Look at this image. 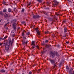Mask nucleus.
Returning a JSON list of instances; mask_svg holds the SVG:
<instances>
[{
	"label": "nucleus",
	"instance_id": "f257e3e1",
	"mask_svg": "<svg viewBox=\"0 0 74 74\" xmlns=\"http://www.w3.org/2000/svg\"><path fill=\"white\" fill-rule=\"evenodd\" d=\"M13 24H12L13 28L14 30H16V29H17L16 26H17V24H16V19L13 20L12 21Z\"/></svg>",
	"mask_w": 74,
	"mask_h": 74
},
{
	"label": "nucleus",
	"instance_id": "f03ea898",
	"mask_svg": "<svg viewBox=\"0 0 74 74\" xmlns=\"http://www.w3.org/2000/svg\"><path fill=\"white\" fill-rule=\"evenodd\" d=\"M10 48V43H6L5 47V49L6 51H8L9 50Z\"/></svg>",
	"mask_w": 74,
	"mask_h": 74
},
{
	"label": "nucleus",
	"instance_id": "7ed1b4c3",
	"mask_svg": "<svg viewBox=\"0 0 74 74\" xmlns=\"http://www.w3.org/2000/svg\"><path fill=\"white\" fill-rule=\"evenodd\" d=\"M31 45L32 46V49H34V48H35V46L36 45V43H35V42L34 41H32Z\"/></svg>",
	"mask_w": 74,
	"mask_h": 74
},
{
	"label": "nucleus",
	"instance_id": "20e7f679",
	"mask_svg": "<svg viewBox=\"0 0 74 74\" xmlns=\"http://www.w3.org/2000/svg\"><path fill=\"white\" fill-rule=\"evenodd\" d=\"M53 2H54V4L53 5V6L56 7L58 5L59 3L56 0H53Z\"/></svg>",
	"mask_w": 74,
	"mask_h": 74
},
{
	"label": "nucleus",
	"instance_id": "39448f33",
	"mask_svg": "<svg viewBox=\"0 0 74 74\" xmlns=\"http://www.w3.org/2000/svg\"><path fill=\"white\" fill-rule=\"evenodd\" d=\"M26 40V39H23V41H22V44L23 45H25V44H27V41H25Z\"/></svg>",
	"mask_w": 74,
	"mask_h": 74
},
{
	"label": "nucleus",
	"instance_id": "423d86ee",
	"mask_svg": "<svg viewBox=\"0 0 74 74\" xmlns=\"http://www.w3.org/2000/svg\"><path fill=\"white\" fill-rule=\"evenodd\" d=\"M50 57L52 58H54L55 57V54L53 52L51 53Z\"/></svg>",
	"mask_w": 74,
	"mask_h": 74
},
{
	"label": "nucleus",
	"instance_id": "0eeeda50",
	"mask_svg": "<svg viewBox=\"0 0 74 74\" xmlns=\"http://www.w3.org/2000/svg\"><path fill=\"white\" fill-rule=\"evenodd\" d=\"M49 61H50L51 64H53L55 63V61L54 60H52L51 59H49Z\"/></svg>",
	"mask_w": 74,
	"mask_h": 74
},
{
	"label": "nucleus",
	"instance_id": "6e6552de",
	"mask_svg": "<svg viewBox=\"0 0 74 74\" xmlns=\"http://www.w3.org/2000/svg\"><path fill=\"white\" fill-rule=\"evenodd\" d=\"M8 41L9 42H7V43H9V45H10V44L12 45V42H11V39L10 37L9 38Z\"/></svg>",
	"mask_w": 74,
	"mask_h": 74
},
{
	"label": "nucleus",
	"instance_id": "1a4fd4ad",
	"mask_svg": "<svg viewBox=\"0 0 74 74\" xmlns=\"http://www.w3.org/2000/svg\"><path fill=\"white\" fill-rule=\"evenodd\" d=\"M68 70L69 73V74H71V73L73 72V69H72V68H70Z\"/></svg>",
	"mask_w": 74,
	"mask_h": 74
},
{
	"label": "nucleus",
	"instance_id": "9d476101",
	"mask_svg": "<svg viewBox=\"0 0 74 74\" xmlns=\"http://www.w3.org/2000/svg\"><path fill=\"white\" fill-rule=\"evenodd\" d=\"M35 30L36 31V32L37 34L39 36V35H40V32H39V31L38 30V29L37 28H35Z\"/></svg>",
	"mask_w": 74,
	"mask_h": 74
},
{
	"label": "nucleus",
	"instance_id": "9b49d317",
	"mask_svg": "<svg viewBox=\"0 0 74 74\" xmlns=\"http://www.w3.org/2000/svg\"><path fill=\"white\" fill-rule=\"evenodd\" d=\"M40 17V16L37 15H34L33 16V18H34L35 19H36V18H39Z\"/></svg>",
	"mask_w": 74,
	"mask_h": 74
},
{
	"label": "nucleus",
	"instance_id": "f8f14e48",
	"mask_svg": "<svg viewBox=\"0 0 74 74\" xmlns=\"http://www.w3.org/2000/svg\"><path fill=\"white\" fill-rule=\"evenodd\" d=\"M22 36H23V39H24V40L25 39H26V37H25V34H24V33H22Z\"/></svg>",
	"mask_w": 74,
	"mask_h": 74
},
{
	"label": "nucleus",
	"instance_id": "ddd939ff",
	"mask_svg": "<svg viewBox=\"0 0 74 74\" xmlns=\"http://www.w3.org/2000/svg\"><path fill=\"white\" fill-rule=\"evenodd\" d=\"M66 69H67V70H69V66L68 65H66Z\"/></svg>",
	"mask_w": 74,
	"mask_h": 74
},
{
	"label": "nucleus",
	"instance_id": "4468645a",
	"mask_svg": "<svg viewBox=\"0 0 74 74\" xmlns=\"http://www.w3.org/2000/svg\"><path fill=\"white\" fill-rule=\"evenodd\" d=\"M12 10L10 9V8H9L8 9V11L9 12H11Z\"/></svg>",
	"mask_w": 74,
	"mask_h": 74
},
{
	"label": "nucleus",
	"instance_id": "2eb2a0df",
	"mask_svg": "<svg viewBox=\"0 0 74 74\" xmlns=\"http://www.w3.org/2000/svg\"><path fill=\"white\" fill-rule=\"evenodd\" d=\"M0 71L1 73H4V72H5V70L4 69H2Z\"/></svg>",
	"mask_w": 74,
	"mask_h": 74
},
{
	"label": "nucleus",
	"instance_id": "dca6fc26",
	"mask_svg": "<svg viewBox=\"0 0 74 74\" xmlns=\"http://www.w3.org/2000/svg\"><path fill=\"white\" fill-rule=\"evenodd\" d=\"M27 35L29 36V35H30V33L29 32H28L26 33Z\"/></svg>",
	"mask_w": 74,
	"mask_h": 74
},
{
	"label": "nucleus",
	"instance_id": "f3484780",
	"mask_svg": "<svg viewBox=\"0 0 74 74\" xmlns=\"http://www.w3.org/2000/svg\"><path fill=\"white\" fill-rule=\"evenodd\" d=\"M4 16L5 17V18H7V17H8V15L6 14H4Z\"/></svg>",
	"mask_w": 74,
	"mask_h": 74
},
{
	"label": "nucleus",
	"instance_id": "a211bd4d",
	"mask_svg": "<svg viewBox=\"0 0 74 74\" xmlns=\"http://www.w3.org/2000/svg\"><path fill=\"white\" fill-rule=\"evenodd\" d=\"M42 0H37V1H38L39 3H41Z\"/></svg>",
	"mask_w": 74,
	"mask_h": 74
},
{
	"label": "nucleus",
	"instance_id": "6ab92c4d",
	"mask_svg": "<svg viewBox=\"0 0 74 74\" xmlns=\"http://www.w3.org/2000/svg\"><path fill=\"white\" fill-rule=\"evenodd\" d=\"M67 28L65 27V32L66 33V32H67Z\"/></svg>",
	"mask_w": 74,
	"mask_h": 74
},
{
	"label": "nucleus",
	"instance_id": "aec40b11",
	"mask_svg": "<svg viewBox=\"0 0 74 74\" xmlns=\"http://www.w3.org/2000/svg\"><path fill=\"white\" fill-rule=\"evenodd\" d=\"M14 38H13L12 41V43H13V42H14Z\"/></svg>",
	"mask_w": 74,
	"mask_h": 74
},
{
	"label": "nucleus",
	"instance_id": "412c9836",
	"mask_svg": "<svg viewBox=\"0 0 74 74\" xmlns=\"http://www.w3.org/2000/svg\"><path fill=\"white\" fill-rule=\"evenodd\" d=\"M48 42V40H45V43H46V44H47Z\"/></svg>",
	"mask_w": 74,
	"mask_h": 74
},
{
	"label": "nucleus",
	"instance_id": "4be33fe9",
	"mask_svg": "<svg viewBox=\"0 0 74 74\" xmlns=\"http://www.w3.org/2000/svg\"><path fill=\"white\" fill-rule=\"evenodd\" d=\"M46 47L48 48H49V45H46Z\"/></svg>",
	"mask_w": 74,
	"mask_h": 74
},
{
	"label": "nucleus",
	"instance_id": "5701e85b",
	"mask_svg": "<svg viewBox=\"0 0 74 74\" xmlns=\"http://www.w3.org/2000/svg\"><path fill=\"white\" fill-rule=\"evenodd\" d=\"M0 14L1 15H3V13L1 12H0Z\"/></svg>",
	"mask_w": 74,
	"mask_h": 74
},
{
	"label": "nucleus",
	"instance_id": "b1692460",
	"mask_svg": "<svg viewBox=\"0 0 74 74\" xmlns=\"http://www.w3.org/2000/svg\"><path fill=\"white\" fill-rule=\"evenodd\" d=\"M65 41L66 42V44H68L69 43V42L68 41H66V40H65Z\"/></svg>",
	"mask_w": 74,
	"mask_h": 74
},
{
	"label": "nucleus",
	"instance_id": "393cba45",
	"mask_svg": "<svg viewBox=\"0 0 74 74\" xmlns=\"http://www.w3.org/2000/svg\"><path fill=\"white\" fill-rule=\"evenodd\" d=\"M6 11H7V10L5 9H3V12H6Z\"/></svg>",
	"mask_w": 74,
	"mask_h": 74
},
{
	"label": "nucleus",
	"instance_id": "a878e982",
	"mask_svg": "<svg viewBox=\"0 0 74 74\" xmlns=\"http://www.w3.org/2000/svg\"><path fill=\"white\" fill-rule=\"evenodd\" d=\"M15 32V30H13L12 31V33H14V32Z\"/></svg>",
	"mask_w": 74,
	"mask_h": 74
},
{
	"label": "nucleus",
	"instance_id": "bb28decb",
	"mask_svg": "<svg viewBox=\"0 0 74 74\" xmlns=\"http://www.w3.org/2000/svg\"><path fill=\"white\" fill-rule=\"evenodd\" d=\"M15 33H14V34H12V36L13 37H15Z\"/></svg>",
	"mask_w": 74,
	"mask_h": 74
},
{
	"label": "nucleus",
	"instance_id": "cd10ccee",
	"mask_svg": "<svg viewBox=\"0 0 74 74\" xmlns=\"http://www.w3.org/2000/svg\"><path fill=\"white\" fill-rule=\"evenodd\" d=\"M24 11H25V9L23 8H22L21 10V12H24Z\"/></svg>",
	"mask_w": 74,
	"mask_h": 74
},
{
	"label": "nucleus",
	"instance_id": "c85d7f7f",
	"mask_svg": "<svg viewBox=\"0 0 74 74\" xmlns=\"http://www.w3.org/2000/svg\"><path fill=\"white\" fill-rule=\"evenodd\" d=\"M7 38V36H5L4 38H3V40H5Z\"/></svg>",
	"mask_w": 74,
	"mask_h": 74
},
{
	"label": "nucleus",
	"instance_id": "c756f323",
	"mask_svg": "<svg viewBox=\"0 0 74 74\" xmlns=\"http://www.w3.org/2000/svg\"><path fill=\"white\" fill-rule=\"evenodd\" d=\"M36 47L37 49H39V47H38V46L37 45L36 46Z\"/></svg>",
	"mask_w": 74,
	"mask_h": 74
},
{
	"label": "nucleus",
	"instance_id": "7c9ffc66",
	"mask_svg": "<svg viewBox=\"0 0 74 74\" xmlns=\"http://www.w3.org/2000/svg\"><path fill=\"white\" fill-rule=\"evenodd\" d=\"M56 56H58V53L57 52H56Z\"/></svg>",
	"mask_w": 74,
	"mask_h": 74
},
{
	"label": "nucleus",
	"instance_id": "2f4dec72",
	"mask_svg": "<svg viewBox=\"0 0 74 74\" xmlns=\"http://www.w3.org/2000/svg\"><path fill=\"white\" fill-rule=\"evenodd\" d=\"M49 32H48V31L46 32H45V34H47Z\"/></svg>",
	"mask_w": 74,
	"mask_h": 74
},
{
	"label": "nucleus",
	"instance_id": "473e14b6",
	"mask_svg": "<svg viewBox=\"0 0 74 74\" xmlns=\"http://www.w3.org/2000/svg\"><path fill=\"white\" fill-rule=\"evenodd\" d=\"M32 74V72L30 71L29 72V74Z\"/></svg>",
	"mask_w": 74,
	"mask_h": 74
},
{
	"label": "nucleus",
	"instance_id": "72a5a7b5",
	"mask_svg": "<svg viewBox=\"0 0 74 74\" xmlns=\"http://www.w3.org/2000/svg\"><path fill=\"white\" fill-rule=\"evenodd\" d=\"M5 3H6V2L4 1L3 2V4H5Z\"/></svg>",
	"mask_w": 74,
	"mask_h": 74
},
{
	"label": "nucleus",
	"instance_id": "f704fd0d",
	"mask_svg": "<svg viewBox=\"0 0 74 74\" xmlns=\"http://www.w3.org/2000/svg\"><path fill=\"white\" fill-rule=\"evenodd\" d=\"M40 70H41V69L38 70V71H37V72H39V71H40Z\"/></svg>",
	"mask_w": 74,
	"mask_h": 74
},
{
	"label": "nucleus",
	"instance_id": "c9c22d12",
	"mask_svg": "<svg viewBox=\"0 0 74 74\" xmlns=\"http://www.w3.org/2000/svg\"><path fill=\"white\" fill-rule=\"evenodd\" d=\"M22 23L23 24L25 23V21L22 22Z\"/></svg>",
	"mask_w": 74,
	"mask_h": 74
},
{
	"label": "nucleus",
	"instance_id": "e433bc0d",
	"mask_svg": "<svg viewBox=\"0 0 74 74\" xmlns=\"http://www.w3.org/2000/svg\"><path fill=\"white\" fill-rule=\"evenodd\" d=\"M31 4V3H29L28 4L29 5H30Z\"/></svg>",
	"mask_w": 74,
	"mask_h": 74
},
{
	"label": "nucleus",
	"instance_id": "4c0bfd02",
	"mask_svg": "<svg viewBox=\"0 0 74 74\" xmlns=\"http://www.w3.org/2000/svg\"><path fill=\"white\" fill-rule=\"evenodd\" d=\"M16 8H14V11H16Z\"/></svg>",
	"mask_w": 74,
	"mask_h": 74
},
{
	"label": "nucleus",
	"instance_id": "58836bf2",
	"mask_svg": "<svg viewBox=\"0 0 74 74\" xmlns=\"http://www.w3.org/2000/svg\"><path fill=\"white\" fill-rule=\"evenodd\" d=\"M64 32H65V27H64Z\"/></svg>",
	"mask_w": 74,
	"mask_h": 74
},
{
	"label": "nucleus",
	"instance_id": "ea45409f",
	"mask_svg": "<svg viewBox=\"0 0 74 74\" xmlns=\"http://www.w3.org/2000/svg\"><path fill=\"white\" fill-rule=\"evenodd\" d=\"M2 39H3V38H2L0 37V40H2Z\"/></svg>",
	"mask_w": 74,
	"mask_h": 74
},
{
	"label": "nucleus",
	"instance_id": "a19ab883",
	"mask_svg": "<svg viewBox=\"0 0 74 74\" xmlns=\"http://www.w3.org/2000/svg\"><path fill=\"white\" fill-rule=\"evenodd\" d=\"M0 45H2V43H0Z\"/></svg>",
	"mask_w": 74,
	"mask_h": 74
},
{
	"label": "nucleus",
	"instance_id": "79ce46f5",
	"mask_svg": "<svg viewBox=\"0 0 74 74\" xmlns=\"http://www.w3.org/2000/svg\"><path fill=\"white\" fill-rule=\"evenodd\" d=\"M57 46L58 47H60V46L59 45H58Z\"/></svg>",
	"mask_w": 74,
	"mask_h": 74
},
{
	"label": "nucleus",
	"instance_id": "37998d69",
	"mask_svg": "<svg viewBox=\"0 0 74 74\" xmlns=\"http://www.w3.org/2000/svg\"><path fill=\"white\" fill-rule=\"evenodd\" d=\"M54 67H55V66H56V64H54Z\"/></svg>",
	"mask_w": 74,
	"mask_h": 74
},
{
	"label": "nucleus",
	"instance_id": "c03bdc74",
	"mask_svg": "<svg viewBox=\"0 0 74 74\" xmlns=\"http://www.w3.org/2000/svg\"><path fill=\"white\" fill-rule=\"evenodd\" d=\"M68 1H69V2H70V0H67Z\"/></svg>",
	"mask_w": 74,
	"mask_h": 74
},
{
	"label": "nucleus",
	"instance_id": "a18cd8bd",
	"mask_svg": "<svg viewBox=\"0 0 74 74\" xmlns=\"http://www.w3.org/2000/svg\"><path fill=\"white\" fill-rule=\"evenodd\" d=\"M14 70V69H11V71H13Z\"/></svg>",
	"mask_w": 74,
	"mask_h": 74
},
{
	"label": "nucleus",
	"instance_id": "49530a36",
	"mask_svg": "<svg viewBox=\"0 0 74 74\" xmlns=\"http://www.w3.org/2000/svg\"><path fill=\"white\" fill-rule=\"evenodd\" d=\"M7 24H8L7 23L6 24H5V26H6V25H7Z\"/></svg>",
	"mask_w": 74,
	"mask_h": 74
},
{
	"label": "nucleus",
	"instance_id": "de8ad7c7",
	"mask_svg": "<svg viewBox=\"0 0 74 74\" xmlns=\"http://www.w3.org/2000/svg\"><path fill=\"white\" fill-rule=\"evenodd\" d=\"M48 13H47V14H46V15H48Z\"/></svg>",
	"mask_w": 74,
	"mask_h": 74
},
{
	"label": "nucleus",
	"instance_id": "09e8293b",
	"mask_svg": "<svg viewBox=\"0 0 74 74\" xmlns=\"http://www.w3.org/2000/svg\"><path fill=\"white\" fill-rule=\"evenodd\" d=\"M45 53V51H43L42 52L43 53Z\"/></svg>",
	"mask_w": 74,
	"mask_h": 74
},
{
	"label": "nucleus",
	"instance_id": "8fccbe9b",
	"mask_svg": "<svg viewBox=\"0 0 74 74\" xmlns=\"http://www.w3.org/2000/svg\"><path fill=\"white\" fill-rule=\"evenodd\" d=\"M36 66V65H34V66H33V67H34V66Z\"/></svg>",
	"mask_w": 74,
	"mask_h": 74
},
{
	"label": "nucleus",
	"instance_id": "3c124183",
	"mask_svg": "<svg viewBox=\"0 0 74 74\" xmlns=\"http://www.w3.org/2000/svg\"><path fill=\"white\" fill-rule=\"evenodd\" d=\"M18 29H20V27H18Z\"/></svg>",
	"mask_w": 74,
	"mask_h": 74
},
{
	"label": "nucleus",
	"instance_id": "603ef678",
	"mask_svg": "<svg viewBox=\"0 0 74 74\" xmlns=\"http://www.w3.org/2000/svg\"><path fill=\"white\" fill-rule=\"evenodd\" d=\"M1 21V20H0V22Z\"/></svg>",
	"mask_w": 74,
	"mask_h": 74
},
{
	"label": "nucleus",
	"instance_id": "864d4df0",
	"mask_svg": "<svg viewBox=\"0 0 74 74\" xmlns=\"http://www.w3.org/2000/svg\"><path fill=\"white\" fill-rule=\"evenodd\" d=\"M65 37V36H63V37Z\"/></svg>",
	"mask_w": 74,
	"mask_h": 74
},
{
	"label": "nucleus",
	"instance_id": "5fc2aeb1",
	"mask_svg": "<svg viewBox=\"0 0 74 74\" xmlns=\"http://www.w3.org/2000/svg\"><path fill=\"white\" fill-rule=\"evenodd\" d=\"M33 72H34V71H33Z\"/></svg>",
	"mask_w": 74,
	"mask_h": 74
}]
</instances>
